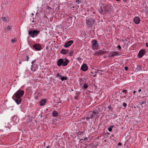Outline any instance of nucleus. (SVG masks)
I'll use <instances>...</instances> for the list:
<instances>
[{
    "instance_id": "f257e3e1",
    "label": "nucleus",
    "mask_w": 148,
    "mask_h": 148,
    "mask_svg": "<svg viewBox=\"0 0 148 148\" xmlns=\"http://www.w3.org/2000/svg\"><path fill=\"white\" fill-rule=\"evenodd\" d=\"M24 91L23 90H18L13 95L12 99L15 101L16 104L18 105L22 102L21 97L23 96Z\"/></svg>"
},
{
    "instance_id": "f03ea898",
    "label": "nucleus",
    "mask_w": 148,
    "mask_h": 148,
    "mask_svg": "<svg viewBox=\"0 0 148 148\" xmlns=\"http://www.w3.org/2000/svg\"><path fill=\"white\" fill-rule=\"evenodd\" d=\"M69 62V61L66 58L64 59L60 58L57 61V65L58 66H66Z\"/></svg>"
},
{
    "instance_id": "7ed1b4c3",
    "label": "nucleus",
    "mask_w": 148,
    "mask_h": 148,
    "mask_svg": "<svg viewBox=\"0 0 148 148\" xmlns=\"http://www.w3.org/2000/svg\"><path fill=\"white\" fill-rule=\"evenodd\" d=\"M40 32V31L38 30L31 29L29 31L28 33L30 36L34 38L37 36Z\"/></svg>"
},
{
    "instance_id": "20e7f679",
    "label": "nucleus",
    "mask_w": 148,
    "mask_h": 148,
    "mask_svg": "<svg viewBox=\"0 0 148 148\" xmlns=\"http://www.w3.org/2000/svg\"><path fill=\"white\" fill-rule=\"evenodd\" d=\"M103 6V8H104V11L107 12H110V11L112 8L111 4L107 5L104 4Z\"/></svg>"
},
{
    "instance_id": "39448f33",
    "label": "nucleus",
    "mask_w": 148,
    "mask_h": 148,
    "mask_svg": "<svg viewBox=\"0 0 148 148\" xmlns=\"http://www.w3.org/2000/svg\"><path fill=\"white\" fill-rule=\"evenodd\" d=\"M86 23L88 27H91L92 25L94 24L95 22V20L94 19L90 18L87 20H86Z\"/></svg>"
},
{
    "instance_id": "423d86ee",
    "label": "nucleus",
    "mask_w": 148,
    "mask_h": 148,
    "mask_svg": "<svg viewBox=\"0 0 148 148\" xmlns=\"http://www.w3.org/2000/svg\"><path fill=\"white\" fill-rule=\"evenodd\" d=\"M32 47L34 49L37 51H40L42 49L41 45L39 43H36L33 45Z\"/></svg>"
},
{
    "instance_id": "0eeeda50",
    "label": "nucleus",
    "mask_w": 148,
    "mask_h": 148,
    "mask_svg": "<svg viewBox=\"0 0 148 148\" xmlns=\"http://www.w3.org/2000/svg\"><path fill=\"white\" fill-rule=\"evenodd\" d=\"M92 49H97V48L99 46L98 43L97 42L96 40H93L92 41Z\"/></svg>"
},
{
    "instance_id": "6e6552de",
    "label": "nucleus",
    "mask_w": 148,
    "mask_h": 148,
    "mask_svg": "<svg viewBox=\"0 0 148 148\" xmlns=\"http://www.w3.org/2000/svg\"><path fill=\"white\" fill-rule=\"evenodd\" d=\"M109 57L111 58L114 57L115 56H118L120 55V54L116 51H111L108 54Z\"/></svg>"
},
{
    "instance_id": "1a4fd4ad",
    "label": "nucleus",
    "mask_w": 148,
    "mask_h": 148,
    "mask_svg": "<svg viewBox=\"0 0 148 148\" xmlns=\"http://www.w3.org/2000/svg\"><path fill=\"white\" fill-rule=\"evenodd\" d=\"M106 53V51L99 50L97 51H96V52L95 53H94V55L96 56H98L101 54H105Z\"/></svg>"
},
{
    "instance_id": "9d476101",
    "label": "nucleus",
    "mask_w": 148,
    "mask_h": 148,
    "mask_svg": "<svg viewBox=\"0 0 148 148\" xmlns=\"http://www.w3.org/2000/svg\"><path fill=\"white\" fill-rule=\"evenodd\" d=\"M73 40H70L66 42L64 45V47L65 48H68L73 43Z\"/></svg>"
},
{
    "instance_id": "9b49d317",
    "label": "nucleus",
    "mask_w": 148,
    "mask_h": 148,
    "mask_svg": "<svg viewBox=\"0 0 148 148\" xmlns=\"http://www.w3.org/2000/svg\"><path fill=\"white\" fill-rule=\"evenodd\" d=\"M145 53V50L144 49H141L140 50L138 55V56L139 58H142Z\"/></svg>"
},
{
    "instance_id": "f8f14e48",
    "label": "nucleus",
    "mask_w": 148,
    "mask_h": 148,
    "mask_svg": "<svg viewBox=\"0 0 148 148\" xmlns=\"http://www.w3.org/2000/svg\"><path fill=\"white\" fill-rule=\"evenodd\" d=\"M88 67L86 64H83L81 66L80 70L83 71H86L88 70Z\"/></svg>"
},
{
    "instance_id": "ddd939ff",
    "label": "nucleus",
    "mask_w": 148,
    "mask_h": 148,
    "mask_svg": "<svg viewBox=\"0 0 148 148\" xmlns=\"http://www.w3.org/2000/svg\"><path fill=\"white\" fill-rule=\"evenodd\" d=\"M140 18L137 16L134 17L133 19L134 22L136 24H138L140 22Z\"/></svg>"
},
{
    "instance_id": "4468645a",
    "label": "nucleus",
    "mask_w": 148,
    "mask_h": 148,
    "mask_svg": "<svg viewBox=\"0 0 148 148\" xmlns=\"http://www.w3.org/2000/svg\"><path fill=\"white\" fill-rule=\"evenodd\" d=\"M69 51V50L63 49L60 51V53L62 54H66L68 53Z\"/></svg>"
},
{
    "instance_id": "2eb2a0df",
    "label": "nucleus",
    "mask_w": 148,
    "mask_h": 148,
    "mask_svg": "<svg viewBox=\"0 0 148 148\" xmlns=\"http://www.w3.org/2000/svg\"><path fill=\"white\" fill-rule=\"evenodd\" d=\"M38 68V66L37 65L34 64L32 65L31 68V70L32 71H33V72H34Z\"/></svg>"
},
{
    "instance_id": "dca6fc26",
    "label": "nucleus",
    "mask_w": 148,
    "mask_h": 148,
    "mask_svg": "<svg viewBox=\"0 0 148 148\" xmlns=\"http://www.w3.org/2000/svg\"><path fill=\"white\" fill-rule=\"evenodd\" d=\"M142 70V66L140 65H137L136 68L135 69V72H138Z\"/></svg>"
},
{
    "instance_id": "f3484780",
    "label": "nucleus",
    "mask_w": 148,
    "mask_h": 148,
    "mask_svg": "<svg viewBox=\"0 0 148 148\" xmlns=\"http://www.w3.org/2000/svg\"><path fill=\"white\" fill-rule=\"evenodd\" d=\"M47 100L45 99H43L42 100L39 102V105L41 106H44L46 103Z\"/></svg>"
},
{
    "instance_id": "a211bd4d",
    "label": "nucleus",
    "mask_w": 148,
    "mask_h": 148,
    "mask_svg": "<svg viewBox=\"0 0 148 148\" xmlns=\"http://www.w3.org/2000/svg\"><path fill=\"white\" fill-rule=\"evenodd\" d=\"M80 140L79 142L81 143H85L88 140V138L86 137H85L84 139L79 138Z\"/></svg>"
},
{
    "instance_id": "6ab92c4d",
    "label": "nucleus",
    "mask_w": 148,
    "mask_h": 148,
    "mask_svg": "<svg viewBox=\"0 0 148 148\" xmlns=\"http://www.w3.org/2000/svg\"><path fill=\"white\" fill-rule=\"evenodd\" d=\"M52 114L53 116L56 117L58 114V112L56 110H54L52 113Z\"/></svg>"
},
{
    "instance_id": "aec40b11",
    "label": "nucleus",
    "mask_w": 148,
    "mask_h": 148,
    "mask_svg": "<svg viewBox=\"0 0 148 148\" xmlns=\"http://www.w3.org/2000/svg\"><path fill=\"white\" fill-rule=\"evenodd\" d=\"M80 85L81 86H82V87L84 89V90H86L88 88V86L86 84H84L83 86H82V84H80Z\"/></svg>"
},
{
    "instance_id": "412c9836",
    "label": "nucleus",
    "mask_w": 148,
    "mask_h": 148,
    "mask_svg": "<svg viewBox=\"0 0 148 148\" xmlns=\"http://www.w3.org/2000/svg\"><path fill=\"white\" fill-rule=\"evenodd\" d=\"M12 28L11 26L10 25H8L7 27V28L5 29L4 30H5V32H8V31H10L11 29Z\"/></svg>"
},
{
    "instance_id": "4be33fe9",
    "label": "nucleus",
    "mask_w": 148,
    "mask_h": 148,
    "mask_svg": "<svg viewBox=\"0 0 148 148\" xmlns=\"http://www.w3.org/2000/svg\"><path fill=\"white\" fill-rule=\"evenodd\" d=\"M68 53L69 54V56H73L75 54V53L73 51H71L70 52H69Z\"/></svg>"
},
{
    "instance_id": "5701e85b",
    "label": "nucleus",
    "mask_w": 148,
    "mask_h": 148,
    "mask_svg": "<svg viewBox=\"0 0 148 148\" xmlns=\"http://www.w3.org/2000/svg\"><path fill=\"white\" fill-rule=\"evenodd\" d=\"M68 78V77H67L66 76H62L60 78V79L62 81H63L64 80H67V79Z\"/></svg>"
},
{
    "instance_id": "b1692460",
    "label": "nucleus",
    "mask_w": 148,
    "mask_h": 148,
    "mask_svg": "<svg viewBox=\"0 0 148 148\" xmlns=\"http://www.w3.org/2000/svg\"><path fill=\"white\" fill-rule=\"evenodd\" d=\"M89 116H86V119H92L93 117V114L91 112H90V113H89Z\"/></svg>"
},
{
    "instance_id": "393cba45",
    "label": "nucleus",
    "mask_w": 148,
    "mask_h": 148,
    "mask_svg": "<svg viewBox=\"0 0 148 148\" xmlns=\"http://www.w3.org/2000/svg\"><path fill=\"white\" fill-rule=\"evenodd\" d=\"M1 18L2 21L5 22H8L9 21V20H7V19L4 16L1 17Z\"/></svg>"
},
{
    "instance_id": "a878e982",
    "label": "nucleus",
    "mask_w": 148,
    "mask_h": 148,
    "mask_svg": "<svg viewBox=\"0 0 148 148\" xmlns=\"http://www.w3.org/2000/svg\"><path fill=\"white\" fill-rule=\"evenodd\" d=\"M114 125L110 126L108 127V130L109 132H111L112 130V128L114 127Z\"/></svg>"
},
{
    "instance_id": "bb28decb",
    "label": "nucleus",
    "mask_w": 148,
    "mask_h": 148,
    "mask_svg": "<svg viewBox=\"0 0 148 148\" xmlns=\"http://www.w3.org/2000/svg\"><path fill=\"white\" fill-rule=\"evenodd\" d=\"M85 134V131L84 130L82 132H80V133H79V137H82V136H83Z\"/></svg>"
},
{
    "instance_id": "cd10ccee",
    "label": "nucleus",
    "mask_w": 148,
    "mask_h": 148,
    "mask_svg": "<svg viewBox=\"0 0 148 148\" xmlns=\"http://www.w3.org/2000/svg\"><path fill=\"white\" fill-rule=\"evenodd\" d=\"M98 11L100 14H102L103 12V10L102 8V6H101L100 8L98 9Z\"/></svg>"
},
{
    "instance_id": "c85d7f7f",
    "label": "nucleus",
    "mask_w": 148,
    "mask_h": 148,
    "mask_svg": "<svg viewBox=\"0 0 148 148\" xmlns=\"http://www.w3.org/2000/svg\"><path fill=\"white\" fill-rule=\"evenodd\" d=\"M92 113L93 116H95L97 115V114H99V113L97 112H95V111H94L93 112H91Z\"/></svg>"
},
{
    "instance_id": "c756f323",
    "label": "nucleus",
    "mask_w": 148,
    "mask_h": 148,
    "mask_svg": "<svg viewBox=\"0 0 148 148\" xmlns=\"http://www.w3.org/2000/svg\"><path fill=\"white\" fill-rule=\"evenodd\" d=\"M102 71L101 70H95V73H100Z\"/></svg>"
},
{
    "instance_id": "7c9ffc66",
    "label": "nucleus",
    "mask_w": 148,
    "mask_h": 148,
    "mask_svg": "<svg viewBox=\"0 0 148 148\" xmlns=\"http://www.w3.org/2000/svg\"><path fill=\"white\" fill-rule=\"evenodd\" d=\"M76 3L77 4H79L82 3V0H76L75 1Z\"/></svg>"
},
{
    "instance_id": "2f4dec72",
    "label": "nucleus",
    "mask_w": 148,
    "mask_h": 148,
    "mask_svg": "<svg viewBox=\"0 0 148 148\" xmlns=\"http://www.w3.org/2000/svg\"><path fill=\"white\" fill-rule=\"evenodd\" d=\"M146 102L145 101H141V102H140L139 103V104L141 105H142L143 104H146Z\"/></svg>"
},
{
    "instance_id": "473e14b6",
    "label": "nucleus",
    "mask_w": 148,
    "mask_h": 148,
    "mask_svg": "<svg viewBox=\"0 0 148 148\" xmlns=\"http://www.w3.org/2000/svg\"><path fill=\"white\" fill-rule=\"evenodd\" d=\"M123 106L124 108V109H125L126 108V107L127 106V104L126 103H123Z\"/></svg>"
},
{
    "instance_id": "72a5a7b5",
    "label": "nucleus",
    "mask_w": 148,
    "mask_h": 148,
    "mask_svg": "<svg viewBox=\"0 0 148 148\" xmlns=\"http://www.w3.org/2000/svg\"><path fill=\"white\" fill-rule=\"evenodd\" d=\"M108 108L110 110H113L112 108L111 107V105H109L108 106Z\"/></svg>"
},
{
    "instance_id": "f704fd0d",
    "label": "nucleus",
    "mask_w": 148,
    "mask_h": 148,
    "mask_svg": "<svg viewBox=\"0 0 148 148\" xmlns=\"http://www.w3.org/2000/svg\"><path fill=\"white\" fill-rule=\"evenodd\" d=\"M56 76L57 77H60L62 76V75H61V74L59 73H58L56 74Z\"/></svg>"
},
{
    "instance_id": "c9c22d12",
    "label": "nucleus",
    "mask_w": 148,
    "mask_h": 148,
    "mask_svg": "<svg viewBox=\"0 0 148 148\" xmlns=\"http://www.w3.org/2000/svg\"><path fill=\"white\" fill-rule=\"evenodd\" d=\"M76 60H78L79 62H80V61L82 60V58L80 57H79L76 59Z\"/></svg>"
},
{
    "instance_id": "e433bc0d",
    "label": "nucleus",
    "mask_w": 148,
    "mask_h": 148,
    "mask_svg": "<svg viewBox=\"0 0 148 148\" xmlns=\"http://www.w3.org/2000/svg\"><path fill=\"white\" fill-rule=\"evenodd\" d=\"M80 92L79 91H76V94L78 96L80 95Z\"/></svg>"
},
{
    "instance_id": "4c0bfd02",
    "label": "nucleus",
    "mask_w": 148,
    "mask_h": 148,
    "mask_svg": "<svg viewBox=\"0 0 148 148\" xmlns=\"http://www.w3.org/2000/svg\"><path fill=\"white\" fill-rule=\"evenodd\" d=\"M117 48L119 49V50H120L121 49V47L120 45H118L117 46Z\"/></svg>"
},
{
    "instance_id": "58836bf2",
    "label": "nucleus",
    "mask_w": 148,
    "mask_h": 148,
    "mask_svg": "<svg viewBox=\"0 0 148 148\" xmlns=\"http://www.w3.org/2000/svg\"><path fill=\"white\" fill-rule=\"evenodd\" d=\"M134 108L135 109H137L138 108L139 109V107L138 106H134Z\"/></svg>"
},
{
    "instance_id": "ea45409f",
    "label": "nucleus",
    "mask_w": 148,
    "mask_h": 148,
    "mask_svg": "<svg viewBox=\"0 0 148 148\" xmlns=\"http://www.w3.org/2000/svg\"><path fill=\"white\" fill-rule=\"evenodd\" d=\"M29 59V57L28 56H26V59L25 60L28 61Z\"/></svg>"
},
{
    "instance_id": "a19ab883",
    "label": "nucleus",
    "mask_w": 148,
    "mask_h": 148,
    "mask_svg": "<svg viewBox=\"0 0 148 148\" xmlns=\"http://www.w3.org/2000/svg\"><path fill=\"white\" fill-rule=\"evenodd\" d=\"M124 69L125 71H127L128 70V67L127 66H126L124 67Z\"/></svg>"
},
{
    "instance_id": "79ce46f5",
    "label": "nucleus",
    "mask_w": 148,
    "mask_h": 148,
    "mask_svg": "<svg viewBox=\"0 0 148 148\" xmlns=\"http://www.w3.org/2000/svg\"><path fill=\"white\" fill-rule=\"evenodd\" d=\"M36 61V60H33L32 62V65H34V63H35Z\"/></svg>"
},
{
    "instance_id": "37998d69",
    "label": "nucleus",
    "mask_w": 148,
    "mask_h": 148,
    "mask_svg": "<svg viewBox=\"0 0 148 148\" xmlns=\"http://www.w3.org/2000/svg\"><path fill=\"white\" fill-rule=\"evenodd\" d=\"M122 144L121 143L119 142L118 144V146H122Z\"/></svg>"
},
{
    "instance_id": "c03bdc74",
    "label": "nucleus",
    "mask_w": 148,
    "mask_h": 148,
    "mask_svg": "<svg viewBox=\"0 0 148 148\" xmlns=\"http://www.w3.org/2000/svg\"><path fill=\"white\" fill-rule=\"evenodd\" d=\"M11 42L12 43H13L14 42H16V40L15 39H12L11 40Z\"/></svg>"
},
{
    "instance_id": "a18cd8bd",
    "label": "nucleus",
    "mask_w": 148,
    "mask_h": 148,
    "mask_svg": "<svg viewBox=\"0 0 148 148\" xmlns=\"http://www.w3.org/2000/svg\"><path fill=\"white\" fill-rule=\"evenodd\" d=\"M127 92V90H123L122 92H125V93H126Z\"/></svg>"
},
{
    "instance_id": "49530a36",
    "label": "nucleus",
    "mask_w": 148,
    "mask_h": 148,
    "mask_svg": "<svg viewBox=\"0 0 148 148\" xmlns=\"http://www.w3.org/2000/svg\"><path fill=\"white\" fill-rule=\"evenodd\" d=\"M74 98L75 99L77 100L78 98V97L77 96H75L74 97Z\"/></svg>"
},
{
    "instance_id": "de8ad7c7",
    "label": "nucleus",
    "mask_w": 148,
    "mask_h": 148,
    "mask_svg": "<svg viewBox=\"0 0 148 148\" xmlns=\"http://www.w3.org/2000/svg\"><path fill=\"white\" fill-rule=\"evenodd\" d=\"M38 96H36V95L34 97V98L35 99H38Z\"/></svg>"
},
{
    "instance_id": "09e8293b",
    "label": "nucleus",
    "mask_w": 148,
    "mask_h": 148,
    "mask_svg": "<svg viewBox=\"0 0 148 148\" xmlns=\"http://www.w3.org/2000/svg\"><path fill=\"white\" fill-rule=\"evenodd\" d=\"M79 133H80V131H79V132H78L77 133V134L78 136L79 137Z\"/></svg>"
},
{
    "instance_id": "8fccbe9b",
    "label": "nucleus",
    "mask_w": 148,
    "mask_h": 148,
    "mask_svg": "<svg viewBox=\"0 0 148 148\" xmlns=\"http://www.w3.org/2000/svg\"><path fill=\"white\" fill-rule=\"evenodd\" d=\"M123 1L125 2H127L128 0H123Z\"/></svg>"
},
{
    "instance_id": "3c124183",
    "label": "nucleus",
    "mask_w": 148,
    "mask_h": 148,
    "mask_svg": "<svg viewBox=\"0 0 148 148\" xmlns=\"http://www.w3.org/2000/svg\"><path fill=\"white\" fill-rule=\"evenodd\" d=\"M141 89H139L138 90V92H141Z\"/></svg>"
},
{
    "instance_id": "603ef678",
    "label": "nucleus",
    "mask_w": 148,
    "mask_h": 148,
    "mask_svg": "<svg viewBox=\"0 0 148 148\" xmlns=\"http://www.w3.org/2000/svg\"><path fill=\"white\" fill-rule=\"evenodd\" d=\"M96 75V74L95 73V74H94V75H93V77H95Z\"/></svg>"
},
{
    "instance_id": "864d4df0",
    "label": "nucleus",
    "mask_w": 148,
    "mask_h": 148,
    "mask_svg": "<svg viewBox=\"0 0 148 148\" xmlns=\"http://www.w3.org/2000/svg\"><path fill=\"white\" fill-rule=\"evenodd\" d=\"M146 47H148V43H146Z\"/></svg>"
},
{
    "instance_id": "5fc2aeb1",
    "label": "nucleus",
    "mask_w": 148,
    "mask_h": 148,
    "mask_svg": "<svg viewBox=\"0 0 148 148\" xmlns=\"http://www.w3.org/2000/svg\"><path fill=\"white\" fill-rule=\"evenodd\" d=\"M111 137H114V135L113 134H112L111 135Z\"/></svg>"
},
{
    "instance_id": "6e6d98bb",
    "label": "nucleus",
    "mask_w": 148,
    "mask_h": 148,
    "mask_svg": "<svg viewBox=\"0 0 148 148\" xmlns=\"http://www.w3.org/2000/svg\"><path fill=\"white\" fill-rule=\"evenodd\" d=\"M21 62L20 61H19V62H18V64H21Z\"/></svg>"
},
{
    "instance_id": "4d7b16f0",
    "label": "nucleus",
    "mask_w": 148,
    "mask_h": 148,
    "mask_svg": "<svg viewBox=\"0 0 148 148\" xmlns=\"http://www.w3.org/2000/svg\"><path fill=\"white\" fill-rule=\"evenodd\" d=\"M136 91H133V94H134L136 93Z\"/></svg>"
},
{
    "instance_id": "13d9d810",
    "label": "nucleus",
    "mask_w": 148,
    "mask_h": 148,
    "mask_svg": "<svg viewBox=\"0 0 148 148\" xmlns=\"http://www.w3.org/2000/svg\"><path fill=\"white\" fill-rule=\"evenodd\" d=\"M50 147L49 146H47L46 147V148H49Z\"/></svg>"
},
{
    "instance_id": "bf43d9fd",
    "label": "nucleus",
    "mask_w": 148,
    "mask_h": 148,
    "mask_svg": "<svg viewBox=\"0 0 148 148\" xmlns=\"http://www.w3.org/2000/svg\"><path fill=\"white\" fill-rule=\"evenodd\" d=\"M104 57L105 58H107L106 56H104Z\"/></svg>"
},
{
    "instance_id": "052dcab7",
    "label": "nucleus",
    "mask_w": 148,
    "mask_h": 148,
    "mask_svg": "<svg viewBox=\"0 0 148 148\" xmlns=\"http://www.w3.org/2000/svg\"><path fill=\"white\" fill-rule=\"evenodd\" d=\"M35 22V21H34V20H33L32 21V22L33 23H34Z\"/></svg>"
},
{
    "instance_id": "680f3d73",
    "label": "nucleus",
    "mask_w": 148,
    "mask_h": 148,
    "mask_svg": "<svg viewBox=\"0 0 148 148\" xmlns=\"http://www.w3.org/2000/svg\"><path fill=\"white\" fill-rule=\"evenodd\" d=\"M92 74H94V73H93V72H90Z\"/></svg>"
},
{
    "instance_id": "e2e57ef3",
    "label": "nucleus",
    "mask_w": 148,
    "mask_h": 148,
    "mask_svg": "<svg viewBox=\"0 0 148 148\" xmlns=\"http://www.w3.org/2000/svg\"><path fill=\"white\" fill-rule=\"evenodd\" d=\"M115 0L117 1H120L121 0Z\"/></svg>"
},
{
    "instance_id": "0e129e2a",
    "label": "nucleus",
    "mask_w": 148,
    "mask_h": 148,
    "mask_svg": "<svg viewBox=\"0 0 148 148\" xmlns=\"http://www.w3.org/2000/svg\"><path fill=\"white\" fill-rule=\"evenodd\" d=\"M31 15H32L33 16L34 15V13H32Z\"/></svg>"
},
{
    "instance_id": "69168bd1",
    "label": "nucleus",
    "mask_w": 148,
    "mask_h": 148,
    "mask_svg": "<svg viewBox=\"0 0 148 148\" xmlns=\"http://www.w3.org/2000/svg\"><path fill=\"white\" fill-rule=\"evenodd\" d=\"M71 90L72 91H73V89H71Z\"/></svg>"
},
{
    "instance_id": "338daca9",
    "label": "nucleus",
    "mask_w": 148,
    "mask_h": 148,
    "mask_svg": "<svg viewBox=\"0 0 148 148\" xmlns=\"http://www.w3.org/2000/svg\"><path fill=\"white\" fill-rule=\"evenodd\" d=\"M73 8H75V7L74 6H73Z\"/></svg>"
},
{
    "instance_id": "774afa93",
    "label": "nucleus",
    "mask_w": 148,
    "mask_h": 148,
    "mask_svg": "<svg viewBox=\"0 0 148 148\" xmlns=\"http://www.w3.org/2000/svg\"><path fill=\"white\" fill-rule=\"evenodd\" d=\"M147 115H148V112H147Z\"/></svg>"
}]
</instances>
